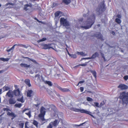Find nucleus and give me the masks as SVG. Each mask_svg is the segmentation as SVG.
Listing matches in <instances>:
<instances>
[{"label": "nucleus", "instance_id": "nucleus-1", "mask_svg": "<svg viewBox=\"0 0 128 128\" xmlns=\"http://www.w3.org/2000/svg\"><path fill=\"white\" fill-rule=\"evenodd\" d=\"M88 13L86 14H84L83 16L85 17L88 16L87 21L82 24L83 25L80 26L81 27L85 29H87L90 28L94 23L95 19V16L94 14L91 15L90 16Z\"/></svg>", "mask_w": 128, "mask_h": 128}, {"label": "nucleus", "instance_id": "nucleus-2", "mask_svg": "<svg viewBox=\"0 0 128 128\" xmlns=\"http://www.w3.org/2000/svg\"><path fill=\"white\" fill-rule=\"evenodd\" d=\"M46 110V109L43 106L40 109V113L38 115L39 117L42 120V124L46 122L48 120L45 119L44 117L45 114Z\"/></svg>", "mask_w": 128, "mask_h": 128}, {"label": "nucleus", "instance_id": "nucleus-3", "mask_svg": "<svg viewBox=\"0 0 128 128\" xmlns=\"http://www.w3.org/2000/svg\"><path fill=\"white\" fill-rule=\"evenodd\" d=\"M120 99H122L123 104H127L128 103V92H122L120 94Z\"/></svg>", "mask_w": 128, "mask_h": 128}, {"label": "nucleus", "instance_id": "nucleus-4", "mask_svg": "<svg viewBox=\"0 0 128 128\" xmlns=\"http://www.w3.org/2000/svg\"><path fill=\"white\" fill-rule=\"evenodd\" d=\"M60 24L64 26L67 28V30H70L69 28L70 24L69 22H68L66 19H65L64 18H62L60 19Z\"/></svg>", "mask_w": 128, "mask_h": 128}, {"label": "nucleus", "instance_id": "nucleus-5", "mask_svg": "<svg viewBox=\"0 0 128 128\" xmlns=\"http://www.w3.org/2000/svg\"><path fill=\"white\" fill-rule=\"evenodd\" d=\"M106 10L104 2H102L99 4L96 9V11L98 12V14H99L104 12Z\"/></svg>", "mask_w": 128, "mask_h": 128}, {"label": "nucleus", "instance_id": "nucleus-6", "mask_svg": "<svg viewBox=\"0 0 128 128\" xmlns=\"http://www.w3.org/2000/svg\"><path fill=\"white\" fill-rule=\"evenodd\" d=\"M72 110L73 111H74L76 112H80L82 113H85L86 114L90 115L93 118H94V116L93 115L91 114L92 113L91 112L88 111H87L86 110L83 109L80 110L78 108H72Z\"/></svg>", "mask_w": 128, "mask_h": 128}, {"label": "nucleus", "instance_id": "nucleus-7", "mask_svg": "<svg viewBox=\"0 0 128 128\" xmlns=\"http://www.w3.org/2000/svg\"><path fill=\"white\" fill-rule=\"evenodd\" d=\"M72 110L73 111H74L76 112H80L82 113H85L86 114L90 115L93 118H94V116L93 115L91 114L92 113L91 112L88 111H87L86 110L83 109L80 110L78 108H72Z\"/></svg>", "mask_w": 128, "mask_h": 128}, {"label": "nucleus", "instance_id": "nucleus-8", "mask_svg": "<svg viewBox=\"0 0 128 128\" xmlns=\"http://www.w3.org/2000/svg\"><path fill=\"white\" fill-rule=\"evenodd\" d=\"M32 70L34 72L37 73L38 71L39 65L34 60H32Z\"/></svg>", "mask_w": 128, "mask_h": 128}, {"label": "nucleus", "instance_id": "nucleus-9", "mask_svg": "<svg viewBox=\"0 0 128 128\" xmlns=\"http://www.w3.org/2000/svg\"><path fill=\"white\" fill-rule=\"evenodd\" d=\"M59 121L57 120L50 122L47 126V128H52L53 126H56L59 123Z\"/></svg>", "mask_w": 128, "mask_h": 128}, {"label": "nucleus", "instance_id": "nucleus-10", "mask_svg": "<svg viewBox=\"0 0 128 128\" xmlns=\"http://www.w3.org/2000/svg\"><path fill=\"white\" fill-rule=\"evenodd\" d=\"M13 92L14 94L16 96L20 97L22 96V94H20V92L19 88H18L16 90H14Z\"/></svg>", "mask_w": 128, "mask_h": 128}, {"label": "nucleus", "instance_id": "nucleus-11", "mask_svg": "<svg viewBox=\"0 0 128 128\" xmlns=\"http://www.w3.org/2000/svg\"><path fill=\"white\" fill-rule=\"evenodd\" d=\"M35 78V79L37 80L38 82H40L41 80L42 81V80L44 79L42 78V76L38 74L36 75Z\"/></svg>", "mask_w": 128, "mask_h": 128}, {"label": "nucleus", "instance_id": "nucleus-12", "mask_svg": "<svg viewBox=\"0 0 128 128\" xmlns=\"http://www.w3.org/2000/svg\"><path fill=\"white\" fill-rule=\"evenodd\" d=\"M118 88L122 90L126 89L128 88V86L125 84H120L118 86Z\"/></svg>", "mask_w": 128, "mask_h": 128}, {"label": "nucleus", "instance_id": "nucleus-13", "mask_svg": "<svg viewBox=\"0 0 128 128\" xmlns=\"http://www.w3.org/2000/svg\"><path fill=\"white\" fill-rule=\"evenodd\" d=\"M57 87L60 90L63 92H68L69 91L68 89L62 88L58 86H57Z\"/></svg>", "mask_w": 128, "mask_h": 128}, {"label": "nucleus", "instance_id": "nucleus-14", "mask_svg": "<svg viewBox=\"0 0 128 128\" xmlns=\"http://www.w3.org/2000/svg\"><path fill=\"white\" fill-rule=\"evenodd\" d=\"M7 115L9 116L12 117V120L14 118H15L16 116V115L14 114L12 112H8L7 113Z\"/></svg>", "mask_w": 128, "mask_h": 128}, {"label": "nucleus", "instance_id": "nucleus-15", "mask_svg": "<svg viewBox=\"0 0 128 128\" xmlns=\"http://www.w3.org/2000/svg\"><path fill=\"white\" fill-rule=\"evenodd\" d=\"M26 110H28V112H26L25 113V114L27 115L28 116L29 118H30L31 116V112L30 110H29L27 109H24L22 111V112L23 113H24L25 112Z\"/></svg>", "mask_w": 128, "mask_h": 128}, {"label": "nucleus", "instance_id": "nucleus-16", "mask_svg": "<svg viewBox=\"0 0 128 128\" xmlns=\"http://www.w3.org/2000/svg\"><path fill=\"white\" fill-rule=\"evenodd\" d=\"M20 44H14L11 48L10 49H8V48L6 50V51L8 52H10L11 50H13L14 48V47L16 46H20Z\"/></svg>", "mask_w": 128, "mask_h": 128}, {"label": "nucleus", "instance_id": "nucleus-17", "mask_svg": "<svg viewBox=\"0 0 128 128\" xmlns=\"http://www.w3.org/2000/svg\"><path fill=\"white\" fill-rule=\"evenodd\" d=\"M9 102L10 104H14L16 102V101L14 98H10L9 100Z\"/></svg>", "mask_w": 128, "mask_h": 128}, {"label": "nucleus", "instance_id": "nucleus-18", "mask_svg": "<svg viewBox=\"0 0 128 128\" xmlns=\"http://www.w3.org/2000/svg\"><path fill=\"white\" fill-rule=\"evenodd\" d=\"M42 81L45 84H48L50 86H52V83L50 81L45 80L44 79L42 80Z\"/></svg>", "mask_w": 128, "mask_h": 128}, {"label": "nucleus", "instance_id": "nucleus-19", "mask_svg": "<svg viewBox=\"0 0 128 128\" xmlns=\"http://www.w3.org/2000/svg\"><path fill=\"white\" fill-rule=\"evenodd\" d=\"M20 66L22 67L26 68H28L30 67V65H28L27 64L22 63L20 64Z\"/></svg>", "mask_w": 128, "mask_h": 128}, {"label": "nucleus", "instance_id": "nucleus-20", "mask_svg": "<svg viewBox=\"0 0 128 128\" xmlns=\"http://www.w3.org/2000/svg\"><path fill=\"white\" fill-rule=\"evenodd\" d=\"M24 82L26 85L28 86L29 87H30L31 86V85L30 83V81L29 79H26L25 80Z\"/></svg>", "mask_w": 128, "mask_h": 128}, {"label": "nucleus", "instance_id": "nucleus-21", "mask_svg": "<svg viewBox=\"0 0 128 128\" xmlns=\"http://www.w3.org/2000/svg\"><path fill=\"white\" fill-rule=\"evenodd\" d=\"M96 36L98 38H99L101 40H103L102 34L100 33H98L96 34Z\"/></svg>", "mask_w": 128, "mask_h": 128}, {"label": "nucleus", "instance_id": "nucleus-22", "mask_svg": "<svg viewBox=\"0 0 128 128\" xmlns=\"http://www.w3.org/2000/svg\"><path fill=\"white\" fill-rule=\"evenodd\" d=\"M12 92V90H9L8 92L6 93V95H7L9 97H12L13 96L11 94Z\"/></svg>", "mask_w": 128, "mask_h": 128}, {"label": "nucleus", "instance_id": "nucleus-23", "mask_svg": "<svg viewBox=\"0 0 128 128\" xmlns=\"http://www.w3.org/2000/svg\"><path fill=\"white\" fill-rule=\"evenodd\" d=\"M98 56L99 54L97 52H96L90 58L91 59L94 58L96 57H98Z\"/></svg>", "mask_w": 128, "mask_h": 128}, {"label": "nucleus", "instance_id": "nucleus-24", "mask_svg": "<svg viewBox=\"0 0 128 128\" xmlns=\"http://www.w3.org/2000/svg\"><path fill=\"white\" fill-rule=\"evenodd\" d=\"M22 96L20 98H18L17 99V100L18 102H20L22 103H24V97L22 96Z\"/></svg>", "mask_w": 128, "mask_h": 128}, {"label": "nucleus", "instance_id": "nucleus-25", "mask_svg": "<svg viewBox=\"0 0 128 128\" xmlns=\"http://www.w3.org/2000/svg\"><path fill=\"white\" fill-rule=\"evenodd\" d=\"M32 93V90H28V91L27 94V96L28 97H30L31 96V94Z\"/></svg>", "mask_w": 128, "mask_h": 128}, {"label": "nucleus", "instance_id": "nucleus-26", "mask_svg": "<svg viewBox=\"0 0 128 128\" xmlns=\"http://www.w3.org/2000/svg\"><path fill=\"white\" fill-rule=\"evenodd\" d=\"M10 88L8 86H4L2 88V89L3 90V91H7L8 90H9L10 89Z\"/></svg>", "mask_w": 128, "mask_h": 128}, {"label": "nucleus", "instance_id": "nucleus-27", "mask_svg": "<svg viewBox=\"0 0 128 128\" xmlns=\"http://www.w3.org/2000/svg\"><path fill=\"white\" fill-rule=\"evenodd\" d=\"M50 44H45L44 45V48L45 49L50 48L51 47H50Z\"/></svg>", "mask_w": 128, "mask_h": 128}, {"label": "nucleus", "instance_id": "nucleus-28", "mask_svg": "<svg viewBox=\"0 0 128 128\" xmlns=\"http://www.w3.org/2000/svg\"><path fill=\"white\" fill-rule=\"evenodd\" d=\"M63 2L66 4H68L71 2V0H63Z\"/></svg>", "mask_w": 128, "mask_h": 128}, {"label": "nucleus", "instance_id": "nucleus-29", "mask_svg": "<svg viewBox=\"0 0 128 128\" xmlns=\"http://www.w3.org/2000/svg\"><path fill=\"white\" fill-rule=\"evenodd\" d=\"M62 12L59 11H58L56 12L54 14L55 17H57L59 16L60 14H61Z\"/></svg>", "mask_w": 128, "mask_h": 128}, {"label": "nucleus", "instance_id": "nucleus-30", "mask_svg": "<svg viewBox=\"0 0 128 128\" xmlns=\"http://www.w3.org/2000/svg\"><path fill=\"white\" fill-rule=\"evenodd\" d=\"M22 105V104L21 103L18 104H15L14 106L15 107L20 108Z\"/></svg>", "mask_w": 128, "mask_h": 128}, {"label": "nucleus", "instance_id": "nucleus-31", "mask_svg": "<svg viewBox=\"0 0 128 128\" xmlns=\"http://www.w3.org/2000/svg\"><path fill=\"white\" fill-rule=\"evenodd\" d=\"M91 72L93 74L95 78H96V72L94 70H91Z\"/></svg>", "mask_w": 128, "mask_h": 128}, {"label": "nucleus", "instance_id": "nucleus-32", "mask_svg": "<svg viewBox=\"0 0 128 128\" xmlns=\"http://www.w3.org/2000/svg\"><path fill=\"white\" fill-rule=\"evenodd\" d=\"M30 5L28 4H26L25 5L24 8V10H25L26 11L27 10L29 9V8H28V7H30Z\"/></svg>", "mask_w": 128, "mask_h": 128}, {"label": "nucleus", "instance_id": "nucleus-33", "mask_svg": "<svg viewBox=\"0 0 128 128\" xmlns=\"http://www.w3.org/2000/svg\"><path fill=\"white\" fill-rule=\"evenodd\" d=\"M77 54L78 55H80L83 56H85L86 55L84 53L82 52H77Z\"/></svg>", "mask_w": 128, "mask_h": 128}, {"label": "nucleus", "instance_id": "nucleus-34", "mask_svg": "<svg viewBox=\"0 0 128 128\" xmlns=\"http://www.w3.org/2000/svg\"><path fill=\"white\" fill-rule=\"evenodd\" d=\"M116 22L117 23H118V24H120L121 22V21L118 18H116Z\"/></svg>", "mask_w": 128, "mask_h": 128}, {"label": "nucleus", "instance_id": "nucleus-35", "mask_svg": "<svg viewBox=\"0 0 128 128\" xmlns=\"http://www.w3.org/2000/svg\"><path fill=\"white\" fill-rule=\"evenodd\" d=\"M24 123H21L19 124V126L20 128H23Z\"/></svg>", "mask_w": 128, "mask_h": 128}, {"label": "nucleus", "instance_id": "nucleus-36", "mask_svg": "<svg viewBox=\"0 0 128 128\" xmlns=\"http://www.w3.org/2000/svg\"><path fill=\"white\" fill-rule=\"evenodd\" d=\"M33 124L34 125H35L36 127H38V122L34 120Z\"/></svg>", "mask_w": 128, "mask_h": 128}, {"label": "nucleus", "instance_id": "nucleus-37", "mask_svg": "<svg viewBox=\"0 0 128 128\" xmlns=\"http://www.w3.org/2000/svg\"><path fill=\"white\" fill-rule=\"evenodd\" d=\"M87 100L88 101L92 102L93 101V100L92 98L89 97H87L86 98Z\"/></svg>", "mask_w": 128, "mask_h": 128}, {"label": "nucleus", "instance_id": "nucleus-38", "mask_svg": "<svg viewBox=\"0 0 128 128\" xmlns=\"http://www.w3.org/2000/svg\"><path fill=\"white\" fill-rule=\"evenodd\" d=\"M46 38H42V39L38 41V42H40L44 41L46 40Z\"/></svg>", "mask_w": 128, "mask_h": 128}, {"label": "nucleus", "instance_id": "nucleus-39", "mask_svg": "<svg viewBox=\"0 0 128 128\" xmlns=\"http://www.w3.org/2000/svg\"><path fill=\"white\" fill-rule=\"evenodd\" d=\"M70 56L72 58H76V56L75 54H71Z\"/></svg>", "mask_w": 128, "mask_h": 128}, {"label": "nucleus", "instance_id": "nucleus-40", "mask_svg": "<svg viewBox=\"0 0 128 128\" xmlns=\"http://www.w3.org/2000/svg\"><path fill=\"white\" fill-rule=\"evenodd\" d=\"M28 122H26L25 123V128H28Z\"/></svg>", "mask_w": 128, "mask_h": 128}, {"label": "nucleus", "instance_id": "nucleus-41", "mask_svg": "<svg viewBox=\"0 0 128 128\" xmlns=\"http://www.w3.org/2000/svg\"><path fill=\"white\" fill-rule=\"evenodd\" d=\"M39 104H38V103L37 104H34L33 105V106H32V107H34V106H36V108L37 109L38 108L39 106Z\"/></svg>", "mask_w": 128, "mask_h": 128}, {"label": "nucleus", "instance_id": "nucleus-42", "mask_svg": "<svg viewBox=\"0 0 128 128\" xmlns=\"http://www.w3.org/2000/svg\"><path fill=\"white\" fill-rule=\"evenodd\" d=\"M87 63H88L87 62H86L84 64H80V65H79L82 66H86V65H87Z\"/></svg>", "mask_w": 128, "mask_h": 128}, {"label": "nucleus", "instance_id": "nucleus-43", "mask_svg": "<svg viewBox=\"0 0 128 128\" xmlns=\"http://www.w3.org/2000/svg\"><path fill=\"white\" fill-rule=\"evenodd\" d=\"M101 54V55L102 56V57L103 58L104 60V61H106V59L105 58L104 56V54H102L101 52H100Z\"/></svg>", "mask_w": 128, "mask_h": 128}, {"label": "nucleus", "instance_id": "nucleus-44", "mask_svg": "<svg viewBox=\"0 0 128 128\" xmlns=\"http://www.w3.org/2000/svg\"><path fill=\"white\" fill-rule=\"evenodd\" d=\"M84 80H81L79 82H78V84L77 85V86H78L79 84H82L84 82Z\"/></svg>", "mask_w": 128, "mask_h": 128}, {"label": "nucleus", "instance_id": "nucleus-45", "mask_svg": "<svg viewBox=\"0 0 128 128\" xmlns=\"http://www.w3.org/2000/svg\"><path fill=\"white\" fill-rule=\"evenodd\" d=\"M21 47H24V48H27V47L25 45L23 44H20V46Z\"/></svg>", "mask_w": 128, "mask_h": 128}, {"label": "nucleus", "instance_id": "nucleus-46", "mask_svg": "<svg viewBox=\"0 0 128 128\" xmlns=\"http://www.w3.org/2000/svg\"><path fill=\"white\" fill-rule=\"evenodd\" d=\"M124 78L125 80H127L128 79V76H124Z\"/></svg>", "mask_w": 128, "mask_h": 128}, {"label": "nucleus", "instance_id": "nucleus-47", "mask_svg": "<svg viewBox=\"0 0 128 128\" xmlns=\"http://www.w3.org/2000/svg\"><path fill=\"white\" fill-rule=\"evenodd\" d=\"M90 57L87 58H82L81 59V60H82L84 59H91Z\"/></svg>", "mask_w": 128, "mask_h": 128}, {"label": "nucleus", "instance_id": "nucleus-48", "mask_svg": "<svg viewBox=\"0 0 128 128\" xmlns=\"http://www.w3.org/2000/svg\"><path fill=\"white\" fill-rule=\"evenodd\" d=\"M94 104H95V106L97 107H99V104L98 102H95Z\"/></svg>", "mask_w": 128, "mask_h": 128}, {"label": "nucleus", "instance_id": "nucleus-49", "mask_svg": "<svg viewBox=\"0 0 128 128\" xmlns=\"http://www.w3.org/2000/svg\"><path fill=\"white\" fill-rule=\"evenodd\" d=\"M9 4L13 6L14 5V4H12V3H7L6 4V6H8Z\"/></svg>", "mask_w": 128, "mask_h": 128}, {"label": "nucleus", "instance_id": "nucleus-50", "mask_svg": "<svg viewBox=\"0 0 128 128\" xmlns=\"http://www.w3.org/2000/svg\"><path fill=\"white\" fill-rule=\"evenodd\" d=\"M83 20V19L82 18L80 19L79 20V23L80 24H81L82 23L80 22H82Z\"/></svg>", "mask_w": 128, "mask_h": 128}, {"label": "nucleus", "instance_id": "nucleus-51", "mask_svg": "<svg viewBox=\"0 0 128 128\" xmlns=\"http://www.w3.org/2000/svg\"><path fill=\"white\" fill-rule=\"evenodd\" d=\"M80 91L81 92H82L84 90V88L82 87H81L80 88Z\"/></svg>", "mask_w": 128, "mask_h": 128}, {"label": "nucleus", "instance_id": "nucleus-52", "mask_svg": "<svg viewBox=\"0 0 128 128\" xmlns=\"http://www.w3.org/2000/svg\"><path fill=\"white\" fill-rule=\"evenodd\" d=\"M37 9L40 11L42 10L41 8L39 6L37 7Z\"/></svg>", "mask_w": 128, "mask_h": 128}, {"label": "nucleus", "instance_id": "nucleus-53", "mask_svg": "<svg viewBox=\"0 0 128 128\" xmlns=\"http://www.w3.org/2000/svg\"><path fill=\"white\" fill-rule=\"evenodd\" d=\"M9 60V58H4V62H5V61H6V62L8 61Z\"/></svg>", "mask_w": 128, "mask_h": 128}, {"label": "nucleus", "instance_id": "nucleus-54", "mask_svg": "<svg viewBox=\"0 0 128 128\" xmlns=\"http://www.w3.org/2000/svg\"><path fill=\"white\" fill-rule=\"evenodd\" d=\"M0 60H1L4 62V58H0Z\"/></svg>", "mask_w": 128, "mask_h": 128}, {"label": "nucleus", "instance_id": "nucleus-55", "mask_svg": "<svg viewBox=\"0 0 128 128\" xmlns=\"http://www.w3.org/2000/svg\"><path fill=\"white\" fill-rule=\"evenodd\" d=\"M59 65L62 68V70H64V71H65V70H64V68L60 64H59Z\"/></svg>", "mask_w": 128, "mask_h": 128}, {"label": "nucleus", "instance_id": "nucleus-56", "mask_svg": "<svg viewBox=\"0 0 128 128\" xmlns=\"http://www.w3.org/2000/svg\"><path fill=\"white\" fill-rule=\"evenodd\" d=\"M117 17L119 18H120L121 17V16L120 15L118 14L117 15Z\"/></svg>", "mask_w": 128, "mask_h": 128}, {"label": "nucleus", "instance_id": "nucleus-57", "mask_svg": "<svg viewBox=\"0 0 128 128\" xmlns=\"http://www.w3.org/2000/svg\"><path fill=\"white\" fill-rule=\"evenodd\" d=\"M84 123H82V124H80L79 125H76V126H81L83 124H84Z\"/></svg>", "mask_w": 128, "mask_h": 128}, {"label": "nucleus", "instance_id": "nucleus-58", "mask_svg": "<svg viewBox=\"0 0 128 128\" xmlns=\"http://www.w3.org/2000/svg\"><path fill=\"white\" fill-rule=\"evenodd\" d=\"M3 110L4 111H5L6 110L7 111L8 109L7 108H4L3 109Z\"/></svg>", "mask_w": 128, "mask_h": 128}, {"label": "nucleus", "instance_id": "nucleus-59", "mask_svg": "<svg viewBox=\"0 0 128 128\" xmlns=\"http://www.w3.org/2000/svg\"><path fill=\"white\" fill-rule=\"evenodd\" d=\"M34 19L35 20H37V21L39 22H41L39 21L38 20H37L36 18H34Z\"/></svg>", "mask_w": 128, "mask_h": 128}, {"label": "nucleus", "instance_id": "nucleus-60", "mask_svg": "<svg viewBox=\"0 0 128 128\" xmlns=\"http://www.w3.org/2000/svg\"><path fill=\"white\" fill-rule=\"evenodd\" d=\"M2 89H0V94L2 93Z\"/></svg>", "mask_w": 128, "mask_h": 128}, {"label": "nucleus", "instance_id": "nucleus-61", "mask_svg": "<svg viewBox=\"0 0 128 128\" xmlns=\"http://www.w3.org/2000/svg\"><path fill=\"white\" fill-rule=\"evenodd\" d=\"M4 72V71L3 70H0V74Z\"/></svg>", "mask_w": 128, "mask_h": 128}, {"label": "nucleus", "instance_id": "nucleus-62", "mask_svg": "<svg viewBox=\"0 0 128 128\" xmlns=\"http://www.w3.org/2000/svg\"><path fill=\"white\" fill-rule=\"evenodd\" d=\"M112 34L113 35H114L115 34V32H112Z\"/></svg>", "mask_w": 128, "mask_h": 128}, {"label": "nucleus", "instance_id": "nucleus-63", "mask_svg": "<svg viewBox=\"0 0 128 128\" xmlns=\"http://www.w3.org/2000/svg\"><path fill=\"white\" fill-rule=\"evenodd\" d=\"M67 52L68 53V54L69 55V56H70V55L71 54H69V52H68V50H67Z\"/></svg>", "mask_w": 128, "mask_h": 128}, {"label": "nucleus", "instance_id": "nucleus-64", "mask_svg": "<svg viewBox=\"0 0 128 128\" xmlns=\"http://www.w3.org/2000/svg\"><path fill=\"white\" fill-rule=\"evenodd\" d=\"M57 76H59L60 75V74H57Z\"/></svg>", "mask_w": 128, "mask_h": 128}]
</instances>
